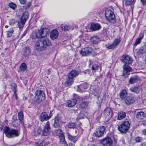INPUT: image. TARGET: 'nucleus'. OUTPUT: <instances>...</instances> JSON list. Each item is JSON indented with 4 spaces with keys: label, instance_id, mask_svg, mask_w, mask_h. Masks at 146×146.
Segmentation results:
<instances>
[{
    "label": "nucleus",
    "instance_id": "obj_1",
    "mask_svg": "<svg viewBox=\"0 0 146 146\" xmlns=\"http://www.w3.org/2000/svg\"><path fill=\"white\" fill-rule=\"evenodd\" d=\"M3 131L6 135L9 138L18 137L20 134L18 130L15 129H11L8 127H5L3 129Z\"/></svg>",
    "mask_w": 146,
    "mask_h": 146
},
{
    "label": "nucleus",
    "instance_id": "obj_2",
    "mask_svg": "<svg viewBox=\"0 0 146 146\" xmlns=\"http://www.w3.org/2000/svg\"><path fill=\"white\" fill-rule=\"evenodd\" d=\"M105 17L107 20L111 24L116 22V19L113 12V9L111 8H108L105 11Z\"/></svg>",
    "mask_w": 146,
    "mask_h": 146
},
{
    "label": "nucleus",
    "instance_id": "obj_3",
    "mask_svg": "<svg viewBox=\"0 0 146 146\" xmlns=\"http://www.w3.org/2000/svg\"><path fill=\"white\" fill-rule=\"evenodd\" d=\"M79 74V72L75 70H73L70 72L68 74V79L65 82L66 85L71 86L73 82V78Z\"/></svg>",
    "mask_w": 146,
    "mask_h": 146
},
{
    "label": "nucleus",
    "instance_id": "obj_4",
    "mask_svg": "<svg viewBox=\"0 0 146 146\" xmlns=\"http://www.w3.org/2000/svg\"><path fill=\"white\" fill-rule=\"evenodd\" d=\"M130 124L128 121L123 122L118 125V129L121 133H125L129 129Z\"/></svg>",
    "mask_w": 146,
    "mask_h": 146
},
{
    "label": "nucleus",
    "instance_id": "obj_5",
    "mask_svg": "<svg viewBox=\"0 0 146 146\" xmlns=\"http://www.w3.org/2000/svg\"><path fill=\"white\" fill-rule=\"evenodd\" d=\"M106 132V127L101 126L98 128L96 130L94 134L97 137H100L103 136L104 134Z\"/></svg>",
    "mask_w": 146,
    "mask_h": 146
},
{
    "label": "nucleus",
    "instance_id": "obj_6",
    "mask_svg": "<svg viewBox=\"0 0 146 146\" xmlns=\"http://www.w3.org/2000/svg\"><path fill=\"white\" fill-rule=\"evenodd\" d=\"M35 98L38 102H39L45 99V95L43 91L41 90H38L35 93Z\"/></svg>",
    "mask_w": 146,
    "mask_h": 146
},
{
    "label": "nucleus",
    "instance_id": "obj_7",
    "mask_svg": "<svg viewBox=\"0 0 146 146\" xmlns=\"http://www.w3.org/2000/svg\"><path fill=\"white\" fill-rule=\"evenodd\" d=\"M100 143L103 146H111L112 144V141L110 137H107L102 140Z\"/></svg>",
    "mask_w": 146,
    "mask_h": 146
},
{
    "label": "nucleus",
    "instance_id": "obj_8",
    "mask_svg": "<svg viewBox=\"0 0 146 146\" xmlns=\"http://www.w3.org/2000/svg\"><path fill=\"white\" fill-rule=\"evenodd\" d=\"M120 42V39L117 38L115 39L111 44L109 46H106L107 49L108 50L116 48Z\"/></svg>",
    "mask_w": 146,
    "mask_h": 146
},
{
    "label": "nucleus",
    "instance_id": "obj_9",
    "mask_svg": "<svg viewBox=\"0 0 146 146\" xmlns=\"http://www.w3.org/2000/svg\"><path fill=\"white\" fill-rule=\"evenodd\" d=\"M50 122L47 121L44 126L42 131L43 134L44 136H47L50 133Z\"/></svg>",
    "mask_w": 146,
    "mask_h": 146
},
{
    "label": "nucleus",
    "instance_id": "obj_10",
    "mask_svg": "<svg viewBox=\"0 0 146 146\" xmlns=\"http://www.w3.org/2000/svg\"><path fill=\"white\" fill-rule=\"evenodd\" d=\"M123 75L125 77H127L129 75V73L131 71V68L127 65H124L123 66Z\"/></svg>",
    "mask_w": 146,
    "mask_h": 146
},
{
    "label": "nucleus",
    "instance_id": "obj_11",
    "mask_svg": "<svg viewBox=\"0 0 146 146\" xmlns=\"http://www.w3.org/2000/svg\"><path fill=\"white\" fill-rule=\"evenodd\" d=\"M88 87V84L86 83H82L80 85H78L75 87L77 88V91L80 92H82L84 91V90L87 89Z\"/></svg>",
    "mask_w": 146,
    "mask_h": 146
},
{
    "label": "nucleus",
    "instance_id": "obj_12",
    "mask_svg": "<svg viewBox=\"0 0 146 146\" xmlns=\"http://www.w3.org/2000/svg\"><path fill=\"white\" fill-rule=\"evenodd\" d=\"M92 49L89 47L83 48L80 51V54L82 56H86L92 52Z\"/></svg>",
    "mask_w": 146,
    "mask_h": 146
},
{
    "label": "nucleus",
    "instance_id": "obj_13",
    "mask_svg": "<svg viewBox=\"0 0 146 146\" xmlns=\"http://www.w3.org/2000/svg\"><path fill=\"white\" fill-rule=\"evenodd\" d=\"M135 98L133 97L127 96L123 101L126 105L133 104L135 101Z\"/></svg>",
    "mask_w": 146,
    "mask_h": 146
},
{
    "label": "nucleus",
    "instance_id": "obj_14",
    "mask_svg": "<svg viewBox=\"0 0 146 146\" xmlns=\"http://www.w3.org/2000/svg\"><path fill=\"white\" fill-rule=\"evenodd\" d=\"M51 116H48L46 112H43L40 114V119L42 121H44L49 119Z\"/></svg>",
    "mask_w": 146,
    "mask_h": 146
},
{
    "label": "nucleus",
    "instance_id": "obj_15",
    "mask_svg": "<svg viewBox=\"0 0 146 146\" xmlns=\"http://www.w3.org/2000/svg\"><path fill=\"white\" fill-rule=\"evenodd\" d=\"M119 96L120 99L123 101L128 96V93L125 89L121 90L120 92Z\"/></svg>",
    "mask_w": 146,
    "mask_h": 146
},
{
    "label": "nucleus",
    "instance_id": "obj_16",
    "mask_svg": "<svg viewBox=\"0 0 146 146\" xmlns=\"http://www.w3.org/2000/svg\"><path fill=\"white\" fill-rule=\"evenodd\" d=\"M101 28L100 25L98 23L91 24L90 29L92 31H94L100 30Z\"/></svg>",
    "mask_w": 146,
    "mask_h": 146
},
{
    "label": "nucleus",
    "instance_id": "obj_17",
    "mask_svg": "<svg viewBox=\"0 0 146 146\" xmlns=\"http://www.w3.org/2000/svg\"><path fill=\"white\" fill-rule=\"evenodd\" d=\"M121 60L127 64H130L132 62V59L128 56L126 55L122 56Z\"/></svg>",
    "mask_w": 146,
    "mask_h": 146
},
{
    "label": "nucleus",
    "instance_id": "obj_18",
    "mask_svg": "<svg viewBox=\"0 0 146 146\" xmlns=\"http://www.w3.org/2000/svg\"><path fill=\"white\" fill-rule=\"evenodd\" d=\"M58 35V32L56 29L52 30L51 32L50 36L52 40L56 39Z\"/></svg>",
    "mask_w": 146,
    "mask_h": 146
},
{
    "label": "nucleus",
    "instance_id": "obj_19",
    "mask_svg": "<svg viewBox=\"0 0 146 146\" xmlns=\"http://www.w3.org/2000/svg\"><path fill=\"white\" fill-rule=\"evenodd\" d=\"M11 124L15 127H17L19 125L18 121L16 115H14L13 116Z\"/></svg>",
    "mask_w": 146,
    "mask_h": 146
},
{
    "label": "nucleus",
    "instance_id": "obj_20",
    "mask_svg": "<svg viewBox=\"0 0 146 146\" xmlns=\"http://www.w3.org/2000/svg\"><path fill=\"white\" fill-rule=\"evenodd\" d=\"M90 66H91L92 70H95L98 69V65L97 62H94L92 61H90Z\"/></svg>",
    "mask_w": 146,
    "mask_h": 146
},
{
    "label": "nucleus",
    "instance_id": "obj_21",
    "mask_svg": "<svg viewBox=\"0 0 146 146\" xmlns=\"http://www.w3.org/2000/svg\"><path fill=\"white\" fill-rule=\"evenodd\" d=\"M32 35L34 37L33 38L35 37L39 38H42L41 30H38L33 32Z\"/></svg>",
    "mask_w": 146,
    "mask_h": 146
},
{
    "label": "nucleus",
    "instance_id": "obj_22",
    "mask_svg": "<svg viewBox=\"0 0 146 146\" xmlns=\"http://www.w3.org/2000/svg\"><path fill=\"white\" fill-rule=\"evenodd\" d=\"M53 126L55 128H58L60 126V119L58 116H56L54 118Z\"/></svg>",
    "mask_w": 146,
    "mask_h": 146
},
{
    "label": "nucleus",
    "instance_id": "obj_23",
    "mask_svg": "<svg viewBox=\"0 0 146 146\" xmlns=\"http://www.w3.org/2000/svg\"><path fill=\"white\" fill-rule=\"evenodd\" d=\"M105 96L103 94H100L97 96V99L99 104L102 102L103 100H105Z\"/></svg>",
    "mask_w": 146,
    "mask_h": 146
},
{
    "label": "nucleus",
    "instance_id": "obj_24",
    "mask_svg": "<svg viewBox=\"0 0 146 146\" xmlns=\"http://www.w3.org/2000/svg\"><path fill=\"white\" fill-rule=\"evenodd\" d=\"M76 102L77 100L75 99L69 100L67 102L68 106L69 107H73L75 105Z\"/></svg>",
    "mask_w": 146,
    "mask_h": 146
},
{
    "label": "nucleus",
    "instance_id": "obj_25",
    "mask_svg": "<svg viewBox=\"0 0 146 146\" xmlns=\"http://www.w3.org/2000/svg\"><path fill=\"white\" fill-rule=\"evenodd\" d=\"M40 42H41L40 41L38 40L35 44V49L38 51L42 50L43 48L42 46L40 45Z\"/></svg>",
    "mask_w": 146,
    "mask_h": 146
},
{
    "label": "nucleus",
    "instance_id": "obj_26",
    "mask_svg": "<svg viewBox=\"0 0 146 146\" xmlns=\"http://www.w3.org/2000/svg\"><path fill=\"white\" fill-rule=\"evenodd\" d=\"M17 23L18 27L21 29L23 27L26 22L20 19L19 21H17Z\"/></svg>",
    "mask_w": 146,
    "mask_h": 146
},
{
    "label": "nucleus",
    "instance_id": "obj_27",
    "mask_svg": "<svg viewBox=\"0 0 146 146\" xmlns=\"http://www.w3.org/2000/svg\"><path fill=\"white\" fill-rule=\"evenodd\" d=\"M29 17V13L25 11L23 14L21 19L26 22Z\"/></svg>",
    "mask_w": 146,
    "mask_h": 146
},
{
    "label": "nucleus",
    "instance_id": "obj_28",
    "mask_svg": "<svg viewBox=\"0 0 146 146\" xmlns=\"http://www.w3.org/2000/svg\"><path fill=\"white\" fill-rule=\"evenodd\" d=\"M138 119H142L145 117L146 116L145 113L143 112H140L137 113L136 115Z\"/></svg>",
    "mask_w": 146,
    "mask_h": 146
},
{
    "label": "nucleus",
    "instance_id": "obj_29",
    "mask_svg": "<svg viewBox=\"0 0 146 146\" xmlns=\"http://www.w3.org/2000/svg\"><path fill=\"white\" fill-rule=\"evenodd\" d=\"M136 51L138 55H140L144 53L145 52V50L143 47H140L138 49L136 50Z\"/></svg>",
    "mask_w": 146,
    "mask_h": 146
},
{
    "label": "nucleus",
    "instance_id": "obj_30",
    "mask_svg": "<svg viewBox=\"0 0 146 146\" xmlns=\"http://www.w3.org/2000/svg\"><path fill=\"white\" fill-rule=\"evenodd\" d=\"M62 30L66 31L69 30L70 28V26L66 24L61 25L60 27Z\"/></svg>",
    "mask_w": 146,
    "mask_h": 146
},
{
    "label": "nucleus",
    "instance_id": "obj_31",
    "mask_svg": "<svg viewBox=\"0 0 146 146\" xmlns=\"http://www.w3.org/2000/svg\"><path fill=\"white\" fill-rule=\"evenodd\" d=\"M129 90L132 92H134L136 94H138L139 92V90L138 87H134L130 88Z\"/></svg>",
    "mask_w": 146,
    "mask_h": 146
},
{
    "label": "nucleus",
    "instance_id": "obj_32",
    "mask_svg": "<svg viewBox=\"0 0 146 146\" xmlns=\"http://www.w3.org/2000/svg\"><path fill=\"white\" fill-rule=\"evenodd\" d=\"M125 113L123 111L120 112L118 113V119L120 120L124 118L125 116Z\"/></svg>",
    "mask_w": 146,
    "mask_h": 146
},
{
    "label": "nucleus",
    "instance_id": "obj_33",
    "mask_svg": "<svg viewBox=\"0 0 146 146\" xmlns=\"http://www.w3.org/2000/svg\"><path fill=\"white\" fill-rule=\"evenodd\" d=\"M42 44H43L42 48L46 46H49L50 45L51 43L49 40L47 39H45L43 40L42 42Z\"/></svg>",
    "mask_w": 146,
    "mask_h": 146
},
{
    "label": "nucleus",
    "instance_id": "obj_34",
    "mask_svg": "<svg viewBox=\"0 0 146 146\" xmlns=\"http://www.w3.org/2000/svg\"><path fill=\"white\" fill-rule=\"evenodd\" d=\"M91 41L93 43L96 44L99 41V39L97 36H94L91 38Z\"/></svg>",
    "mask_w": 146,
    "mask_h": 146
},
{
    "label": "nucleus",
    "instance_id": "obj_35",
    "mask_svg": "<svg viewBox=\"0 0 146 146\" xmlns=\"http://www.w3.org/2000/svg\"><path fill=\"white\" fill-rule=\"evenodd\" d=\"M27 68V66L24 63L21 64L19 67L20 70L22 71H24Z\"/></svg>",
    "mask_w": 146,
    "mask_h": 146
},
{
    "label": "nucleus",
    "instance_id": "obj_36",
    "mask_svg": "<svg viewBox=\"0 0 146 146\" xmlns=\"http://www.w3.org/2000/svg\"><path fill=\"white\" fill-rule=\"evenodd\" d=\"M18 118L19 120L22 122L23 119V115L22 111H21L18 113Z\"/></svg>",
    "mask_w": 146,
    "mask_h": 146
},
{
    "label": "nucleus",
    "instance_id": "obj_37",
    "mask_svg": "<svg viewBox=\"0 0 146 146\" xmlns=\"http://www.w3.org/2000/svg\"><path fill=\"white\" fill-rule=\"evenodd\" d=\"M42 37H44L46 36L48 33L47 29H41Z\"/></svg>",
    "mask_w": 146,
    "mask_h": 146
},
{
    "label": "nucleus",
    "instance_id": "obj_38",
    "mask_svg": "<svg viewBox=\"0 0 146 146\" xmlns=\"http://www.w3.org/2000/svg\"><path fill=\"white\" fill-rule=\"evenodd\" d=\"M111 110L109 108H107L104 111V115L106 117L108 116L110 114Z\"/></svg>",
    "mask_w": 146,
    "mask_h": 146
},
{
    "label": "nucleus",
    "instance_id": "obj_39",
    "mask_svg": "<svg viewBox=\"0 0 146 146\" xmlns=\"http://www.w3.org/2000/svg\"><path fill=\"white\" fill-rule=\"evenodd\" d=\"M59 137L60 143V144H62L66 142L65 140L64 136L63 134L60 136H59Z\"/></svg>",
    "mask_w": 146,
    "mask_h": 146
},
{
    "label": "nucleus",
    "instance_id": "obj_40",
    "mask_svg": "<svg viewBox=\"0 0 146 146\" xmlns=\"http://www.w3.org/2000/svg\"><path fill=\"white\" fill-rule=\"evenodd\" d=\"M137 81V78L136 77L131 78L129 80L130 83L133 84L135 83Z\"/></svg>",
    "mask_w": 146,
    "mask_h": 146
},
{
    "label": "nucleus",
    "instance_id": "obj_41",
    "mask_svg": "<svg viewBox=\"0 0 146 146\" xmlns=\"http://www.w3.org/2000/svg\"><path fill=\"white\" fill-rule=\"evenodd\" d=\"M30 50L29 48L26 47L25 50L24 54L25 55L27 56L29 55L30 53Z\"/></svg>",
    "mask_w": 146,
    "mask_h": 146
},
{
    "label": "nucleus",
    "instance_id": "obj_42",
    "mask_svg": "<svg viewBox=\"0 0 146 146\" xmlns=\"http://www.w3.org/2000/svg\"><path fill=\"white\" fill-rule=\"evenodd\" d=\"M13 31L14 30L13 28L10 29L7 32V36L8 37H11L12 36Z\"/></svg>",
    "mask_w": 146,
    "mask_h": 146
},
{
    "label": "nucleus",
    "instance_id": "obj_43",
    "mask_svg": "<svg viewBox=\"0 0 146 146\" xmlns=\"http://www.w3.org/2000/svg\"><path fill=\"white\" fill-rule=\"evenodd\" d=\"M9 6L13 10H15L17 7L16 4L13 3H9Z\"/></svg>",
    "mask_w": 146,
    "mask_h": 146
},
{
    "label": "nucleus",
    "instance_id": "obj_44",
    "mask_svg": "<svg viewBox=\"0 0 146 146\" xmlns=\"http://www.w3.org/2000/svg\"><path fill=\"white\" fill-rule=\"evenodd\" d=\"M55 132L56 133V135L58 136H60L63 134L62 131L60 129L56 130Z\"/></svg>",
    "mask_w": 146,
    "mask_h": 146
},
{
    "label": "nucleus",
    "instance_id": "obj_45",
    "mask_svg": "<svg viewBox=\"0 0 146 146\" xmlns=\"http://www.w3.org/2000/svg\"><path fill=\"white\" fill-rule=\"evenodd\" d=\"M88 105V103L87 102H84L81 103L80 104V106L81 108H84L86 107Z\"/></svg>",
    "mask_w": 146,
    "mask_h": 146
},
{
    "label": "nucleus",
    "instance_id": "obj_46",
    "mask_svg": "<svg viewBox=\"0 0 146 146\" xmlns=\"http://www.w3.org/2000/svg\"><path fill=\"white\" fill-rule=\"evenodd\" d=\"M134 0H125L126 5H130L133 2Z\"/></svg>",
    "mask_w": 146,
    "mask_h": 146
},
{
    "label": "nucleus",
    "instance_id": "obj_47",
    "mask_svg": "<svg viewBox=\"0 0 146 146\" xmlns=\"http://www.w3.org/2000/svg\"><path fill=\"white\" fill-rule=\"evenodd\" d=\"M68 126L69 128H74L75 127V124L74 123H70L68 124Z\"/></svg>",
    "mask_w": 146,
    "mask_h": 146
},
{
    "label": "nucleus",
    "instance_id": "obj_48",
    "mask_svg": "<svg viewBox=\"0 0 146 146\" xmlns=\"http://www.w3.org/2000/svg\"><path fill=\"white\" fill-rule=\"evenodd\" d=\"M67 137L68 139L70 140H73L75 139V137L74 136H73L71 135H70L69 134H67Z\"/></svg>",
    "mask_w": 146,
    "mask_h": 146
},
{
    "label": "nucleus",
    "instance_id": "obj_49",
    "mask_svg": "<svg viewBox=\"0 0 146 146\" xmlns=\"http://www.w3.org/2000/svg\"><path fill=\"white\" fill-rule=\"evenodd\" d=\"M141 40L137 38L135 41V42L134 44V46H136L140 44L141 42Z\"/></svg>",
    "mask_w": 146,
    "mask_h": 146
},
{
    "label": "nucleus",
    "instance_id": "obj_50",
    "mask_svg": "<svg viewBox=\"0 0 146 146\" xmlns=\"http://www.w3.org/2000/svg\"><path fill=\"white\" fill-rule=\"evenodd\" d=\"M135 140L136 142H141L142 140V139L140 137H137L135 138Z\"/></svg>",
    "mask_w": 146,
    "mask_h": 146
},
{
    "label": "nucleus",
    "instance_id": "obj_51",
    "mask_svg": "<svg viewBox=\"0 0 146 146\" xmlns=\"http://www.w3.org/2000/svg\"><path fill=\"white\" fill-rule=\"evenodd\" d=\"M43 143H44L43 141L41 142H39L35 143V145L36 146H43Z\"/></svg>",
    "mask_w": 146,
    "mask_h": 146
},
{
    "label": "nucleus",
    "instance_id": "obj_52",
    "mask_svg": "<svg viewBox=\"0 0 146 146\" xmlns=\"http://www.w3.org/2000/svg\"><path fill=\"white\" fill-rule=\"evenodd\" d=\"M144 36L143 33H141L139 35L138 38L142 40Z\"/></svg>",
    "mask_w": 146,
    "mask_h": 146
},
{
    "label": "nucleus",
    "instance_id": "obj_53",
    "mask_svg": "<svg viewBox=\"0 0 146 146\" xmlns=\"http://www.w3.org/2000/svg\"><path fill=\"white\" fill-rule=\"evenodd\" d=\"M17 87V86L16 85V84H13V89L14 92L15 94H16V89Z\"/></svg>",
    "mask_w": 146,
    "mask_h": 146
},
{
    "label": "nucleus",
    "instance_id": "obj_54",
    "mask_svg": "<svg viewBox=\"0 0 146 146\" xmlns=\"http://www.w3.org/2000/svg\"><path fill=\"white\" fill-rule=\"evenodd\" d=\"M141 2L143 5H146V0H141Z\"/></svg>",
    "mask_w": 146,
    "mask_h": 146
},
{
    "label": "nucleus",
    "instance_id": "obj_55",
    "mask_svg": "<svg viewBox=\"0 0 146 146\" xmlns=\"http://www.w3.org/2000/svg\"><path fill=\"white\" fill-rule=\"evenodd\" d=\"M19 1L21 4H24L26 3V0H19Z\"/></svg>",
    "mask_w": 146,
    "mask_h": 146
},
{
    "label": "nucleus",
    "instance_id": "obj_56",
    "mask_svg": "<svg viewBox=\"0 0 146 146\" xmlns=\"http://www.w3.org/2000/svg\"><path fill=\"white\" fill-rule=\"evenodd\" d=\"M41 132V130L40 129H39L37 131V132H35V134H36V133L37 132L38 134H39Z\"/></svg>",
    "mask_w": 146,
    "mask_h": 146
},
{
    "label": "nucleus",
    "instance_id": "obj_57",
    "mask_svg": "<svg viewBox=\"0 0 146 146\" xmlns=\"http://www.w3.org/2000/svg\"><path fill=\"white\" fill-rule=\"evenodd\" d=\"M142 134L146 135V129H145L142 131Z\"/></svg>",
    "mask_w": 146,
    "mask_h": 146
},
{
    "label": "nucleus",
    "instance_id": "obj_58",
    "mask_svg": "<svg viewBox=\"0 0 146 146\" xmlns=\"http://www.w3.org/2000/svg\"><path fill=\"white\" fill-rule=\"evenodd\" d=\"M27 33V31L26 30H25L24 32V33H23V34L22 35V36L23 37Z\"/></svg>",
    "mask_w": 146,
    "mask_h": 146
},
{
    "label": "nucleus",
    "instance_id": "obj_59",
    "mask_svg": "<svg viewBox=\"0 0 146 146\" xmlns=\"http://www.w3.org/2000/svg\"><path fill=\"white\" fill-rule=\"evenodd\" d=\"M140 146H146V143H141Z\"/></svg>",
    "mask_w": 146,
    "mask_h": 146
},
{
    "label": "nucleus",
    "instance_id": "obj_60",
    "mask_svg": "<svg viewBox=\"0 0 146 146\" xmlns=\"http://www.w3.org/2000/svg\"><path fill=\"white\" fill-rule=\"evenodd\" d=\"M62 144L64 145V146H70L69 145H68L67 144L66 142Z\"/></svg>",
    "mask_w": 146,
    "mask_h": 146
},
{
    "label": "nucleus",
    "instance_id": "obj_61",
    "mask_svg": "<svg viewBox=\"0 0 146 146\" xmlns=\"http://www.w3.org/2000/svg\"><path fill=\"white\" fill-rule=\"evenodd\" d=\"M50 115H51V117L52 116V112H51V111L50 112V114L49 115V116H50Z\"/></svg>",
    "mask_w": 146,
    "mask_h": 146
},
{
    "label": "nucleus",
    "instance_id": "obj_62",
    "mask_svg": "<svg viewBox=\"0 0 146 146\" xmlns=\"http://www.w3.org/2000/svg\"><path fill=\"white\" fill-rule=\"evenodd\" d=\"M5 27L6 28H7L9 27V26L8 25H6L5 26Z\"/></svg>",
    "mask_w": 146,
    "mask_h": 146
},
{
    "label": "nucleus",
    "instance_id": "obj_63",
    "mask_svg": "<svg viewBox=\"0 0 146 146\" xmlns=\"http://www.w3.org/2000/svg\"><path fill=\"white\" fill-rule=\"evenodd\" d=\"M93 94H94L95 95H96V93H95V92L94 93V92H93Z\"/></svg>",
    "mask_w": 146,
    "mask_h": 146
},
{
    "label": "nucleus",
    "instance_id": "obj_64",
    "mask_svg": "<svg viewBox=\"0 0 146 146\" xmlns=\"http://www.w3.org/2000/svg\"><path fill=\"white\" fill-rule=\"evenodd\" d=\"M145 60L146 61V58H145Z\"/></svg>",
    "mask_w": 146,
    "mask_h": 146
}]
</instances>
